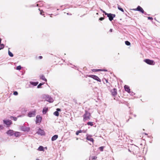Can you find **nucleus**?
I'll return each mask as SVG.
<instances>
[{
    "label": "nucleus",
    "instance_id": "obj_45",
    "mask_svg": "<svg viewBox=\"0 0 160 160\" xmlns=\"http://www.w3.org/2000/svg\"><path fill=\"white\" fill-rule=\"evenodd\" d=\"M36 160H39L38 159H36Z\"/></svg>",
    "mask_w": 160,
    "mask_h": 160
},
{
    "label": "nucleus",
    "instance_id": "obj_7",
    "mask_svg": "<svg viewBox=\"0 0 160 160\" xmlns=\"http://www.w3.org/2000/svg\"><path fill=\"white\" fill-rule=\"evenodd\" d=\"M4 123L6 124L8 127H9L10 125L12 124V122L10 120H3Z\"/></svg>",
    "mask_w": 160,
    "mask_h": 160
},
{
    "label": "nucleus",
    "instance_id": "obj_36",
    "mask_svg": "<svg viewBox=\"0 0 160 160\" xmlns=\"http://www.w3.org/2000/svg\"><path fill=\"white\" fill-rule=\"evenodd\" d=\"M57 111H58H58H61V109L59 108H58L57 109Z\"/></svg>",
    "mask_w": 160,
    "mask_h": 160
},
{
    "label": "nucleus",
    "instance_id": "obj_37",
    "mask_svg": "<svg viewBox=\"0 0 160 160\" xmlns=\"http://www.w3.org/2000/svg\"><path fill=\"white\" fill-rule=\"evenodd\" d=\"M100 10L103 13H105H105H106L105 11L103 10L102 9H100Z\"/></svg>",
    "mask_w": 160,
    "mask_h": 160
},
{
    "label": "nucleus",
    "instance_id": "obj_9",
    "mask_svg": "<svg viewBox=\"0 0 160 160\" xmlns=\"http://www.w3.org/2000/svg\"><path fill=\"white\" fill-rule=\"evenodd\" d=\"M111 92L113 96H115L117 94V89L116 88H114L112 89L111 90Z\"/></svg>",
    "mask_w": 160,
    "mask_h": 160
},
{
    "label": "nucleus",
    "instance_id": "obj_22",
    "mask_svg": "<svg viewBox=\"0 0 160 160\" xmlns=\"http://www.w3.org/2000/svg\"><path fill=\"white\" fill-rule=\"evenodd\" d=\"M38 150L39 151H44V150L43 147L42 146H40L39 147V148H38Z\"/></svg>",
    "mask_w": 160,
    "mask_h": 160
},
{
    "label": "nucleus",
    "instance_id": "obj_30",
    "mask_svg": "<svg viewBox=\"0 0 160 160\" xmlns=\"http://www.w3.org/2000/svg\"><path fill=\"white\" fill-rule=\"evenodd\" d=\"M125 44L128 46L130 45V43L128 41H126L125 42Z\"/></svg>",
    "mask_w": 160,
    "mask_h": 160
},
{
    "label": "nucleus",
    "instance_id": "obj_46",
    "mask_svg": "<svg viewBox=\"0 0 160 160\" xmlns=\"http://www.w3.org/2000/svg\"><path fill=\"white\" fill-rule=\"evenodd\" d=\"M97 14H98V13H97Z\"/></svg>",
    "mask_w": 160,
    "mask_h": 160
},
{
    "label": "nucleus",
    "instance_id": "obj_32",
    "mask_svg": "<svg viewBox=\"0 0 160 160\" xmlns=\"http://www.w3.org/2000/svg\"><path fill=\"white\" fill-rule=\"evenodd\" d=\"M18 94V93L17 92L15 91L13 92V94L15 95H17Z\"/></svg>",
    "mask_w": 160,
    "mask_h": 160
},
{
    "label": "nucleus",
    "instance_id": "obj_12",
    "mask_svg": "<svg viewBox=\"0 0 160 160\" xmlns=\"http://www.w3.org/2000/svg\"><path fill=\"white\" fill-rule=\"evenodd\" d=\"M86 139L92 142L93 143L94 140L93 138H91V136L89 135H87Z\"/></svg>",
    "mask_w": 160,
    "mask_h": 160
},
{
    "label": "nucleus",
    "instance_id": "obj_23",
    "mask_svg": "<svg viewBox=\"0 0 160 160\" xmlns=\"http://www.w3.org/2000/svg\"><path fill=\"white\" fill-rule=\"evenodd\" d=\"M82 131L81 130H79L78 131H77L76 132V134L77 135H78L79 133H82Z\"/></svg>",
    "mask_w": 160,
    "mask_h": 160
},
{
    "label": "nucleus",
    "instance_id": "obj_33",
    "mask_svg": "<svg viewBox=\"0 0 160 160\" xmlns=\"http://www.w3.org/2000/svg\"><path fill=\"white\" fill-rule=\"evenodd\" d=\"M104 19V18L103 17H101L99 19V20L100 21H102Z\"/></svg>",
    "mask_w": 160,
    "mask_h": 160
},
{
    "label": "nucleus",
    "instance_id": "obj_42",
    "mask_svg": "<svg viewBox=\"0 0 160 160\" xmlns=\"http://www.w3.org/2000/svg\"><path fill=\"white\" fill-rule=\"evenodd\" d=\"M38 58L40 59H42V56H39Z\"/></svg>",
    "mask_w": 160,
    "mask_h": 160
},
{
    "label": "nucleus",
    "instance_id": "obj_15",
    "mask_svg": "<svg viewBox=\"0 0 160 160\" xmlns=\"http://www.w3.org/2000/svg\"><path fill=\"white\" fill-rule=\"evenodd\" d=\"M92 71H94V72H98V71H107V70L105 69H93L92 70Z\"/></svg>",
    "mask_w": 160,
    "mask_h": 160
},
{
    "label": "nucleus",
    "instance_id": "obj_16",
    "mask_svg": "<svg viewBox=\"0 0 160 160\" xmlns=\"http://www.w3.org/2000/svg\"><path fill=\"white\" fill-rule=\"evenodd\" d=\"M58 136L57 135H55L53 136L52 138V141H54L55 140L57 139L58 138Z\"/></svg>",
    "mask_w": 160,
    "mask_h": 160
},
{
    "label": "nucleus",
    "instance_id": "obj_19",
    "mask_svg": "<svg viewBox=\"0 0 160 160\" xmlns=\"http://www.w3.org/2000/svg\"><path fill=\"white\" fill-rule=\"evenodd\" d=\"M30 83L32 85H33L34 86H36L38 83V82H30Z\"/></svg>",
    "mask_w": 160,
    "mask_h": 160
},
{
    "label": "nucleus",
    "instance_id": "obj_21",
    "mask_svg": "<svg viewBox=\"0 0 160 160\" xmlns=\"http://www.w3.org/2000/svg\"><path fill=\"white\" fill-rule=\"evenodd\" d=\"M118 8L119 10L121 11L122 12H124L123 9L121 8L120 6L118 5Z\"/></svg>",
    "mask_w": 160,
    "mask_h": 160
},
{
    "label": "nucleus",
    "instance_id": "obj_28",
    "mask_svg": "<svg viewBox=\"0 0 160 160\" xmlns=\"http://www.w3.org/2000/svg\"><path fill=\"white\" fill-rule=\"evenodd\" d=\"M22 67L20 65L18 66L16 68V69L18 70H20L21 69Z\"/></svg>",
    "mask_w": 160,
    "mask_h": 160
},
{
    "label": "nucleus",
    "instance_id": "obj_10",
    "mask_svg": "<svg viewBox=\"0 0 160 160\" xmlns=\"http://www.w3.org/2000/svg\"><path fill=\"white\" fill-rule=\"evenodd\" d=\"M44 131L42 129L39 128L38 131L37 132V133L38 134H40L41 135H43L44 134Z\"/></svg>",
    "mask_w": 160,
    "mask_h": 160
},
{
    "label": "nucleus",
    "instance_id": "obj_13",
    "mask_svg": "<svg viewBox=\"0 0 160 160\" xmlns=\"http://www.w3.org/2000/svg\"><path fill=\"white\" fill-rule=\"evenodd\" d=\"M125 90V91L127 92H130V89L129 87L127 85H125L124 86Z\"/></svg>",
    "mask_w": 160,
    "mask_h": 160
},
{
    "label": "nucleus",
    "instance_id": "obj_29",
    "mask_svg": "<svg viewBox=\"0 0 160 160\" xmlns=\"http://www.w3.org/2000/svg\"><path fill=\"white\" fill-rule=\"evenodd\" d=\"M104 148V147L102 146V147H99V149L100 151H103Z\"/></svg>",
    "mask_w": 160,
    "mask_h": 160
},
{
    "label": "nucleus",
    "instance_id": "obj_43",
    "mask_svg": "<svg viewBox=\"0 0 160 160\" xmlns=\"http://www.w3.org/2000/svg\"><path fill=\"white\" fill-rule=\"evenodd\" d=\"M112 29H110L109 31L110 32H112Z\"/></svg>",
    "mask_w": 160,
    "mask_h": 160
},
{
    "label": "nucleus",
    "instance_id": "obj_17",
    "mask_svg": "<svg viewBox=\"0 0 160 160\" xmlns=\"http://www.w3.org/2000/svg\"><path fill=\"white\" fill-rule=\"evenodd\" d=\"M48 111V108H44L42 110V112L43 114H45Z\"/></svg>",
    "mask_w": 160,
    "mask_h": 160
},
{
    "label": "nucleus",
    "instance_id": "obj_44",
    "mask_svg": "<svg viewBox=\"0 0 160 160\" xmlns=\"http://www.w3.org/2000/svg\"><path fill=\"white\" fill-rule=\"evenodd\" d=\"M144 134H145V135H148V134H147L146 133H144Z\"/></svg>",
    "mask_w": 160,
    "mask_h": 160
},
{
    "label": "nucleus",
    "instance_id": "obj_3",
    "mask_svg": "<svg viewBox=\"0 0 160 160\" xmlns=\"http://www.w3.org/2000/svg\"><path fill=\"white\" fill-rule=\"evenodd\" d=\"M105 15L107 16V17L109 18V19L110 21H112L113 20V18H115L116 15L114 14H112L111 13H105Z\"/></svg>",
    "mask_w": 160,
    "mask_h": 160
},
{
    "label": "nucleus",
    "instance_id": "obj_24",
    "mask_svg": "<svg viewBox=\"0 0 160 160\" xmlns=\"http://www.w3.org/2000/svg\"><path fill=\"white\" fill-rule=\"evenodd\" d=\"M53 114L56 116H58L59 115V113L58 111H55L53 113Z\"/></svg>",
    "mask_w": 160,
    "mask_h": 160
},
{
    "label": "nucleus",
    "instance_id": "obj_8",
    "mask_svg": "<svg viewBox=\"0 0 160 160\" xmlns=\"http://www.w3.org/2000/svg\"><path fill=\"white\" fill-rule=\"evenodd\" d=\"M42 118L39 115H37L36 117V123H38L40 122H41Z\"/></svg>",
    "mask_w": 160,
    "mask_h": 160
},
{
    "label": "nucleus",
    "instance_id": "obj_31",
    "mask_svg": "<svg viewBox=\"0 0 160 160\" xmlns=\"http://www.w3.org/2000/svg\"><path fill=\"white\" fill-rule=\"evenodd\" d=\"M43 84L40 83L37 86V88H41V87L42 85Z\"/></svg>",
    "mask_w": 160,
    "mask_h": 160
},
{
    "label": "nucleus",
    "instance_id": "obj_34",
    "mask_svg": "<svg viewBox=\"0 0 160 160\" xmlns=\"http://www.w3.org/2000/svg\"><path fill=\"white\" fill-rule=\"evenodd\" d=\"M12 118H13V119L14 121H16L17 120V118L16 117H12Z\"/></svg>",
    "mask_w": 160,
    "mask_h": 160
},
{
    "label": "nucleus",
    "instance_id": "obj_41",
    "mask_svg": "<svg viewBox=\"0 0 160 160\" xmlns=\"http://www.w3.org/2000/svg\"><path fill=\"white\" fill-rule=\"evenodd\" d=\"M82 132H83V133H86V130H82Z\"/></svg>",
    "mask_w": 160,
    "mask_h": 160
},
{
    "label": "nucleus",
    "instance_id": "obj_25",
    "mask_svg": "<svg viewBox=\"0 0 160 160\" xmlns=\"http://www.w3.org/2000/svg\"><path fill=\"white\" fill-rule=\"evenodd\" d=\"M87 124L88 125H90L91 126H92L93 125V124L92 122H89L87 123Z\"/></svg>",
    "mask_w": 160,
    "mask_h": 160
},
{
    "label": "nucleus",
    "instance_id": "obj_5",
    "mask_svg": "<svg viewBox=\"0 0 160 160\" xmlns=\"http://www.w3.org/2000/svg\"><path fill=\"white\" fill-rule=\"evenodd\" d=\"M134 11H138L141 12L142 13H144V11L142 8L139 6H138L136 8H134L132 9Z\"/></svg>",
    "mask_w": 160,
    "mask_h": 160
},
{
    "label": "nucleus",
    "instance_id": "obj_6",
    "mask_svg": "<svg viewBox=\"0 0 160 160\" xmlns=\"http://www.w3.org/2000/svg\"><path fill=\"white\" fill-rule=\"evenodd\" d=\"M36 110L32 112H30L28 114V116L29 117H34L35 116Z\"/></svg>",
    "mask_w": 160,
    "mask_h": 160
},
{
    "label": "nucleus",
    "instance_id": "obj_18",
    "mask_svg": "<svg viewBox=\"0 0 160 160\" xmlns=\"http://www.w3.org/2000/svg\"><path fill=\"white\" fill-rule=\"evenodd\" d=\"M40 78L41 79L45 81H47L46 79L45 78L44 76L43 75H42L40 76Z\"/></svg>",
    "mask_w": 160,
    "mask_h": 160
},
{
    "label": "nucleus",
    "instance_id": "obj_1",
    "mask_svg": "<svg viewBox=\"0 0 160 160\" xmlns=\"http://www.w3.org/2000/svg\"><path fill=\"white\" fill-rule=\"evenodd\" d=\"M90 117V113L88 111H86L85 113L83 115V121H86L89 120Z\"/></svg>",
    "mask_w": 160,
    "mask_h": 160
},
{
    "label": "nucleus",
    "instance_id": "obj_40",
    "mask_svg": "<svg viewBox=\"0 0 160 160\" xmlns=\"http://www.w3.org/2000/svg\"><path fill=\"white\" fill-rule=\"evenodd\" d=\"M104 79L106 81V83H108V81L107 79L105 78Z\"/></svg>",
    "mask_w": 160,
    "mask_h": 160
},
{
    "label": "nucleus",
    "instance_id": "obj_4",
    "mask_svg": "<svg viewBox=\"0 0 160 160\" xmlns=\"http://www.w3.org/2000/svg\"><path fill=\"white\" fill-rule=\"evenodd\" d=\"M88 77L91 78L94 80H97L99 82H101V80L97 76L95 75H87Z\"/></svg>",
    "mask_w": 160,
    "mask_h": 160
},
{
    "label": "nucleus",
    "instance_id": "obj_11",
    "mask_svg": "<svg viewBox=\"0 0 160 160\" xmlns=\"http://www.w3.org/2000/svg\"><path fill=\"white\" fill-rule=\"evenodd\" d=\"M6 133L8 135L12 136L14 134V131L12 130H9Z\"/></svg>",
    "mask_w": 160,
    "mask_h": 160
},
{
    "label": "nucleus",
    "instance_id": "obj_38",
    "mask_svg": "<svg viewBox=\"0 0 160 160\" xmlns=\"http://www.w3.org/2000/svg\"><path fill=\"white\" fill-rule=\"evenodd\" d=\"M3 128V126L2 125H0V129H2Z\"/></svg>",
    "mask_w": 160,
    "mask_h": 160
},
{
    "label": "nucleus",
    "instance_id": "obj_39",
    "mask_svg": "<svg viewBox=\"0 0 160 160\" xmlns=\"http://www.w3.org/2000/svg\"><path fill=\"white\" fill-rule=\"evenodd\" d=\"M148 19H150V20H152L153 19V18L152 17H148Z\"/></svg>",
    "mask_w": 160,
    "mask_h": 160
},
{
    "label": "nucleus",
    "instance_id": "obj_35",
    "mask_svg": "<svg viewBox=\"0 0 160 160\" xmlns=\"http://www.w3.org/2000/svg\"><path fill=\"white\" fill-rule=\"evenodd\" d=\"M40 14H41V15H44V14H42V13H43V12H43V11L42 10H40Z\"/></svg>",
    "mask_w": 160,
    "mask_h": 160
},
{
    "label": "nucleus",
    "instance_id": "obj_27",
    "mask_svg": "<svg viewBox=\"0 0 160 160\" xmlns=\"http://www.w3.org/2000/svg\"><path fill=\"white\" fill-rule=\"evenodd\" d=\"M4 47V46L3 44H0V50L3 49Z\"/></svg>",
    "mask_w": 160,
    "mask_h": 160
},
{
    "label": "nucleus",
    "instance_id": "obj_20",
    "mask_svg": "<svg viewBox=\"0 0 160 160\" xmlns=\"http://www.w3.org/2000/svg\"><path fill=\"white\" fill-rule=\"evenodd\" d=\"M97 158V157L96 156H92L90 157V159H91L92 160H96Z\"/></svg>",
    "mask_w": 160,
    "mask_h": 160
},
{
    "label": "nucleus",
    "instance_id": "obj_2",
    "mask_svg": "<svg viewBox=\"0 0 160 160\" xmlns=\"http://www.w3.org/2000/svg\"><path fill=\"white\" fill-rule=\"evenodd\" d=\"M144 61L147 64L150 65H154L155 62L153 60H151L149 59H145L144 60Z\"/></svg>",
    "mask_w": 160,
    "mask_h": 160
},
{
    "label": "nucleus",
    "instance_id": "obj_26",
    "mask_svg": "<svg viewBox=\"0 0 160 160\" xmlns=\"http://www.w3.org/2000/svg\"><path fill=\"white\" fill-rule=\"evenodd\" d=\"M8 54L11 57H12L13 56V54L9 51H8Z\"/></svg>",
    "mask_w": 160,
    "mask_h": 160
},
{
    "label": "nucleus",
    "instance_id": "obj_14",
    "mask_svg": "<svg viewBox=\"0 0 160 160\" xmlns=\"http://www.w3.org/2000/svg\"><path fill=\"white\" fill-rule=\"evenodd\" d=\"M15 136L16 137H18L21 136V133L19 132H16L14 133Z\"/></svg>",
    "mask_w": 160,
    "mask_h": 160
}]
</instances>
